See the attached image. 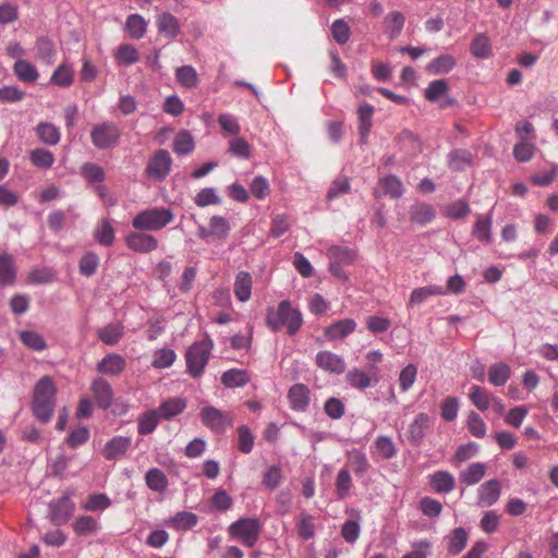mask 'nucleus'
Segmentation results:
<instances>
[{"instance_id":"9","label":"nucleus","mask_w":558,"mask_h":558,"mask_svg":"<svg viewBox=\"0 0 558 558\" xmlns=\"http://www.w3.org/2000/svg\"><path fill=\"white\" fill-rule=\"evenodd\" d=\"M75 505L68 494L49 504V518L52 524H65L73 514Z\"/></svg>"},{"instance_id":"20","label":"nucleus","mask_w":558,"mask_h":558,"mask_svg":"<svg viewBox=\"0 0 558 558\" xmlns=\"http://www.w3.org/2000/svg\"><path fill=\"white\" fill-rule=\"evenodd\" d=\"M16 281L15 263L11 255L0 254V288L14 284Z\"/></svg>"},{"instance_id":"7","label":"nucleus","mask_w":558,"mask_h":558,"mask_svg":"<svg viewBox=\"0 0 558 558\" xmlns=\"http://www.w3.org/2000/svg\"><path fill=\"white\" fill-rule=\"evenodd\" d=\"M201 420L205 426L216 434H222L232 425V418L215 407L207 405L202 409Z\"/></svg>"},{"instance_id":"28","label":"nucleus","mask_w":558,"mask_h":558,"mask_svg":"<svg viewBox=\"0 0 558 558\" xmlns=\"http://www.w3.org/2000/svg\"><path fill=\"white\" fill-rule=\"evenodd\" d=\"M485 473L486 465L482 462H474L460 473L459 480L461 483L472 486L477 484L485 476Z\"/></svg>"},{"instance_id":"56","label":"nucleus","mask_w":558,"mask_h":558,"mask_svg":"<svg viewBox=\"0 0 558 558\" xmlns=\"http://www.w3.org/2000/svg\"><path fill=\"white\" fill-rule=\"evenodd\" d=\"M194 202L198 207H206L209 205H218L221 203V199L214 187H205L196 194Z\"/></svg>"},{"instance_id":"22","label":"nucleus","mask_w":558,"mask_h":558,"mask_svg":"<svg viewBox=\"0 0 558 558\" xmlns=\"http://www.w3.org/2000/svg\"><path fill=\"white\" fill-rule=\"evenodd\" d=\"M124 333V326L120 322L110 323L97 330L98 339L108 345L117 344Z\"/></svg>"},{"instance_id":"38","label":"nucleus","mask_w":558,"mask_h":558,"mask_svg":"<svg viewBox=\"0 0 558 558\" xmlns=\"http://www.w3.org/2000/svg\"><path fill=\"white\" fill-rule=\"evenodd\" d=\"M147 24L140 14H131L126 19L125 29L133 39L142 38L146 33Z\"/></svg>"},{"instance_id":"14","label":"nucleus","mask_w":558,"mask_h":558,"mask_svg":"<svg viewBox=\"0 0 558 558\" xmlns=\"http://www.w3.org/2000/svg\"><path fill=\"white\" fill-rule=\"evenodd\" d=\"M92 392L100 409L107 410L112 404L113 389L104 378H97L92 384Z\"/></svg>"},{"instance_id":"6","label":"nucleus","mask_w":558,"mask_h":558,"mask_svg":"<svg viewBox=\"0 0 558 558\" xmlns=\"http://www.w3.org/2000/svg\"><path fill=\"white\" fill-rule=\"evenodd\" d=\"M120 136L121 131L113 122L96 124L90 132L92 143L99 149H108L116 146Z\"/></svg>"},{"instance_id":"54","label":"nucleus","mask_w":558,"mask_h":558,"mask_svg":"<svg viewBox=\"0 0 558 558\" xmlns=\"http://www.w3.org/2000/svg\"><path fill=\"white\" fill-rule=\"evenodd\" d=\"M99 258L94 252H87L80 260L78 268L80 272L85 277L93 276L98 267Z\"/></svg>"},{"instance_id":"1","label":"nucleus","mask_w":558,"mask_h":558,"mask_svg":"<svg viewBox=\"0 0 558 558\" xmlns=\"http://www.w3.org/2000/svg\"><path fill=\"white\" fill-rule=\"evenodd\" d=\"M57 388L50 376H43L34 386L32 411L43 424L50 422L56 409Z\"/></svg>"},{"instance_id":"64","label":"nucleus","mask_w":558,"mask_h":558,"mask_svg":"<svg viewBox=\"0 0 558 558\" xmlns=\"http://www.w3.org/2000/svg\"><path fill=\"white\" fill-rule=\"evenodd\" d=\"M417 368L414 364H408L399 374V385L403 392L408 391L414 384Z\"/></svg>"},{"instance_id":"57","label":"nucleus","mask_w":558,"mask_h":558,"mask_svg":"<svg viewBox=\"0 0 558 558\" xmlns=\"http://www.w3.org/2000/svg\"><path fill=\"white\" fill-rule=\"evenodd\" d=\"M82 175L89 183H101L105 180V170L97 163L85 162L82 166Z\"/></svg>"},{"instance_id":"16","label":"nucleus","mask_w":558,"mask_h":558,"mask_svg":"<svg viewBox=\"0 0 558 558\" xmlns=\"http://www.w3.org/2000/svg\"><path fill=\"white\" fill-rule=\"evenodd\" d=\"M356 324L351 318L338 320L325 328L324 335L328 340L344 339L355 330Z\"/></svg>"},{"instance_id":"30","label":"nucleus","mask_w":558,"mask_h":558,"mask_svg":"<svg viewBox=\"0 0 558 558\" xmlns=\"http://www.w3.org/2000/svg\"><path fill=\"white\" fill-rule=\"evenodd\" d=\"M250 381V376L246 371L239 368H231L221 375V383L227 388L243 387Z\"/></svg>"},{"instance_id":"34","label":"nucleus","mask_w":558,"mask_h":558,"mask_svg":"<svg viewBox=\"0 0 558 558\" xmlns=\"http://www.w3.org/2000/svg\"><path fill=\"white\" fill-rule=\"evenodd\" d=\"M160 415L157 410H148L138 417L137 430L140 435L151 434L159 423Z\"/></svg>"},{"instance_id":"53","label":"nucleus","mask_w":558,"mask_h":558,"mask_svg":"<svg viewBox=\"0 0 558 558\" xmlns=\"http://www.w3.org/2000/svg\"><path fill=\"white\" fill-rule=\"evenodd\" d=\"M73 529L76 535L85 536L93 534L97 531L98 525L96 520L90 515H82L73 524Z\"/></svg>"},{"instance_id":"25","label":"nucleus","mask_w":558,"mask_h":558,"mask_svg":"<svg viewBox=\"0 0 558 558\" xmlns=\"http://www.w3.org/2000/svg\"><path fill=\"white\" fill-rule=\"evenodd\" d=\"M13 72L24 83H34L39 76L36 66L25 59H17L15 61Z\"/></svg>"},{"instance_id":"40","label":"nucleus","mask_w":558,"mask_h":558,"mask_svg":"<svg viewBox=\"0 0 558 558\" xmlns=\"http://www.w3.org/2000/svg\"><path fill=\"white\" fill-rule=\"evenodd\" d=\"M380 185L384 190V193L389 195L391 198H400L403 195V184L401 180L393 174H389L381 179Z\"/></svg>"},{"instance_id":"4","label":"nucleus","mask_w":558,"mask_h":558,"mask_svg":"<svg viewBox=\"0 0 558 558\" xmlns=\"http://www.w3.org/2000/svg\"><path fill=\"white\" fill-rule=\"evenodd\" d=\"M213 347V340L209 336H206L203 340L193 343L186 350V366L187 372L192 377L197 378L203 374L204 368L208 363Z\"/></svg>"},{"instance_id":"63","label":"nucleus","mask_w":558,"mask_h":558,"mask_svg":"<svg viewBox=\"0 0 558 558\" xmlns=\"http://www.w3.org/2000/svg\"><path fill=\"white\" fill-rule=\"evenodd\" d=\"M324 410L330 418L339 420L344 415L345 407L340 399L331 397L326 400Z\"/></svg>"},{"instance_id":"49","label":"nucleus","mask_w":558,"mask_h":558,"mask_svg":"<svg viewBox=\"0 0 558 558\" xmlns=\"http://www.w3.org/2000/svg\"><path fill=\"white\" fill-rule=\"evenodd\" d=\"M472 162V154L466 149H454L449 154V165L456 171L463 170Z\"/></svg>"},{"instance_id":"5","label":"nucleus","mask_w":558,"mask_h":558,"mask_svg":"<svg viewBox=\"0 0 558 558\" xmlns=\"http://www.w3.org/2000/svg\"><path fill=\"white\" fill-rule=\"evenodd\" d=\"M260 522L256 518H241L229 526V534L240 539L246 547L252 548L260 534Z\"/></svg>"},{"instance_id":"48","label":"nucleus","mask_w":558,"mask_h":558,"mask_svg":"<svg viewBox=\"0 0 558 558\" xmlns=\"http://www.w3.org/2000/svg\"><path fill=\"white\" fill-rule=\"evenodd\" d=\"M404 23H405V17L399 11L390 12L386 16V24H387L386 27L389 33V37L391 39L397 38L401 34Z\"/></svg>"},{"instance_id":"11","label":"nucleus","mask_w":558,"mask_h":558,"mask_svg":"<svg viewBox=\"0 0 558 558\" xmlns=\"http://www.w3.org/2000/svg\"><path fill=\"white\" fill-rule=\"evenodd\" d=\"M432 426V418L427 413H418L413 422L409 425L407 432V439L412 446H420L425 436L426 432Z\"/></svg>"},{"instance_id":"46","label":"nucleus","mask_w":558,"mask_h":558,"mask_svg":"<svg viewBox=\"0 0 558 558\" xmlns=\"http://www.w3.org/2000/svg\"><path fill=\"white\" fill-rule=\"evenodd\" d=\"M29 160L38 168L49 169L54 162V156L50 150L45 148H36L31 150Z\"/></svg>"},{"instance_id":"18","label":"nucleus","mask_w":558,"mask_h":558,"mask_svg":"<svg viewBox=\"0 0 558 558\" xmlns=\"http://www.w3.org/2000/svg\"><path fill=\"white\" fill-rule=\"evenodd\" d=\"M131 447V438L124 436H116L110 439L104 448V457L106 460H114L124 454Z\"/></svg>"},{"instance_id":"61","label":"nucleus","mask_w":558,"mask_h":558,"mask_svg":"<svg viewBox=\"0 0 558 558\" xmlns=\"http://www.w3.org/2000/svg\"><path fill=\"white\" fill-rule=\"evenodd\" d=\"M229 151L239 158L248 159L251 157V146L243 137H235L229 142Z\"/></svg>"},{"instance_id":"21","label":"nucleus","mask_w":558,"mask_h":558,"mask_svg":"<svg viewBox=\"0 0 558 558\" xmlns=\"http://www.w3.org/2000/svg\"><path fill=\"white\" fill-rule=\"evenodd\" d=\"M186 408V400L180 397H173L165 400L158 408V414L161 418L170 421Z\"/></svg>"},{"instance_id":"52","label":"nucleus","mask_w":558,"mask_h":558,"mask_svg":"<svg viewBox=\"0 0 558 558\" xmlns=\"http://www.w3.org/2000/svg\"><path fill=\"white\" fill-rule=\"evenodd\" d=\"M198 522L195 513L189 511L178 512L171 520L170 524L178 530H190Z\"/></svg>"},{"instance_id":"29","label":"nucleus","mask_w":558,"mask_h":558,"mask_svg":"<svg viewBox=\"0 0 558 558\" xmlns=\"http://www.w3.org/2000/svg\"><path fill=\"white\" fill-rule=\"evenodd\" d=\"M146 485L154 492L163 493L169 482L163 471L157 468L149 469L145 474Z\"/></svg>"},{"instance_id":"55","label":"nucleus","mask_w":558,"mask_h":558,"mask_svg":"<svg viewBox=\"0 0 558 558\" xmlns=\"http://www.w3.org/2000/svg\"><path fill=\"white\" fill-rule=\"evenodd\" d=\"M348 383L356 389H365L372 386V378L359 368H353L347 374Z\"/></svg>"},{"instance_id":"51","label":"nucleus","mask_w":558,"mask_h":558,"mask_svg":"<svg viewBox=\"0 0 558 558\" xmlns=\"http://www.w3.org/2000/svg\"><path fill=\"white\" fill-rule=\"evenodd\" d=\"M175 76L178 82L186 88L195 87L198 83L197 73L191 65H182L178 68Z\"/></svg>"},{"instance_id":"17","label":"nucleus","mask_w":558,"mask_h":558,"mask_svg":"<svg viewBox=\"0 0 558 558\" xmlns=\"http://www.w3.org/2000/svg\"><path fill=\"white\" fill-rule=\"evenodd\" d=\"M125 368V360L116 353L107 354L97 364V371L104 375L116 376L122 373Z\"/></svg>"},{"instance_id":"47","label":"nucleus","mask_w":558,"mask_h":558,"mask_svg":"<svg viewBox=\"0 0 558 558\" xmlns=\"http://www.w3.org/2000/svg\"><path fill=\"white\" fill-rule=\"evenodd\" d=\"M510 376V367L505 363H496L488 371V379L495 386H504Z\"/></svg>"},{"instance_id":"3","label":"nucleus","mask_w":558,"mask_h":558,"mask_svg":"<svg viewBox=\"0 0 558 558\" xmlns=\"http://www.w3.org/2000/svg\"><path fill=\"white\" fill-rule=\"evenodd\" d=\"M173 211L166 207H153L140 211L132 220V227L138 231H159L172 222Z\"/></svg>"},{"instance_id":"8","label":"nucleus","mask_w":558,"mask_h":558,"mask_svg":"<svg viewBox=\"0 0 558 558\" xmlns=\"http://www.w3.org/2000/svg\"><path fill=\"white\" fill-rule=\"evenodd\" d=\"M172 166V158L168 150H157L146 167V173L148 177L155 180H163L170 172Z\"/></svg>"},{"instance_id":"19","label":"nucleus","mask_w":558,"mask_h":558,"mask_svg":"<svg viewBox=\"0 0 558 558\" xmlns=\"http://www.w3.org/2000/svg\"><path fill=\"white\" fill-rule=\"evenodd\" d=\"M316 364L330 373L341 374L344 372L343 360L329 351L318 352L316 355Z\"/></svg>"},{"instance_id":"45","label":"nucleus","mask_w":558,"mask_h":558,"mask_svg":"<svg viewBox=\"0 0 558 558\" xmlns=\"http://www.w3.org/2000/svg\"><path fill=\"white\" fill-rule=\"evenodd\" d=\"M50 83L59 87H69L73 83V70L66 64L59 65L52 73Z\"/></svg>"},{"instance_id":"44","label":"nucleus","mask_w":558,"mask_h":558,"mask_svg":"<svg viewBox=\"0 0 558 558\" xmlns=\"http://www.w3.org/2000/svg\"><path fill=\"white\" fill-rule=\"evenodd\" d=\"M449 90V85L446 80L432 81L424 90L425 98L430 101H437L441 96H445Z\"/></svg>"},{"instance_id":"13","label":"nucleus","mask_w":558,"mask_h":558,"mask_svg":"<svg viewBox=\"0 0 558 558\" xmlns=\"http://www.w3.org/2000/svg\"><path fill=\"white\" fill-rule=\"evenodd\" d=\"M501 485L496 478L483 483L477 490V504L482 507L493 506L500 497Z\"/></svg>"},{"instance_id":"12","label":"nucleus","mask_w":558,"mask_h":558,"mask_svg":"<svg viewBox=\"0 0 558 558\" xmlns=\"http://www.w3.org/2000/svg\"><path fill=\"white\" fill-rule=\"evenodd\" d=\"M288 399L292 410L305 412L310 405L311 390L304 384H294L288 391Z\"/></svg>"},{"instance_id":"37","label":"nucleus","mask_w":558,"mask_h":558,"mask_svg":"<svg viewBox=\"0 0 558 558\" xmlns=\"http://www.w3.org/2000/svg\"><path fill=\"white\" fill-rule=\"evenodd\" d=\"M442 293H444L442 289L440 287H436V286L416 288L411 292L408 306L412 307L415 305H420L423 302H425L429 296L438 295V294H442Z\"/></svg>"},{"instance_id":"43","label":"nucleus","mask_w":558,"mask_h":558,"mask_svg":"<svg viewBox=\"0 0 558 558\" xmlns=\"http://www.w3.org/2000/svg\"><path fill=\"white\" fill-rule=\"evenodd\" d=\"M19 337L24 345L34 351H43L47 348L44 337L36 331L23 330Z\"/></svg>"},{"instance_id":"31","label":"nucleus","mask_w":558,"mask_h":558,"mask_svg":"<svg viewBox=\"0 0 558 558\" xmlns=\"http://www.w3.org/2000/svg\"><path fill=\"white\" fill-rule=\"evenodd\" d=\"M56 56V47L53 41L47 37L41 36L36 40V58L47 64L53 62Z\"/></svg>"},{"instance_id":"35","label":"nucleus","mask_w":558,"mask_h":558,"mask_svg":"<svg viewBox=\"0 0 558 558\" xmlns=\"http://www.w3.org/2000/svg\"><path fill=\"white\" fill-rule=\"evenodd\" d=\"M173 151L178 155L191 154L195 148V142L186 130L180 131L173 138Z\"/></svg>"},{"instance_id":"2","label":"nucleus","mask_w":558,"mask_h":558,"mask_svg":"<svg viewBox=\"0 0 558 558\" xmlns=\"http://www.w3.org/2000/svg\"><path fill=\"white\" fill-rule=\"evenodd\" d=\"M265 320L267 327L274 332L287 326V331L290 336L295 335L303 323L301 312L293 308L289 300L281 301L276 308L269 307Z\"/></svg>"},{"instance_id":"58","label":"nucleus","mask_w":558,"mask_h":558,"mask_svg":"<svg viewBox=\"0 0 558 558\" xmlns=\"http://www.w3.org/2000/svg\"><path fill=\"white\" fill-rule=\"evenodd\" d=\"M352 480L347 469H341L336 478V492L339 499H344L351 488Z\"/></svg>"},{"instance_id":"60","label":"nucleus","mask_w":558,"mask_h":558,"mask_svg":"<svg viewBox=\"0 0 558 558\" xmlns=\"http://www.w3.org/2000/svg\"><path fill=\"white\" fill-rule=\"evenodd\" d=\"M331 34L339 45H344L349 41L351 32L349 25L343 20L339 19L332 23Z\"/></svg>"},{"instance_id":"27","label":"nucleus","mask_w":558,"mask_h":558,"mask_svg":"<svg viewBox=\"0 0 558 558\" xmlns=\"http://www.w3.org/2000/svg\"><path fill=\"white\" fill-rule=\"evenodd\" d=\"M157 26L159 33L163 34L168 38H174L180 33V25L178 19L168 12H163L160 15H158Z\"/></svg>"},{"instance_id":"15","label":"nucleus","mask_w":558,"mask_h":558,"mask_svg":"<svg viewBox=\"0 0 558 558\" xmlns=\"http://www.w3.org/2000/svg\"><path fill=\"white\" fill-rule=\"evenodd\" d=\"M435 217L434 207L427 203L417 202L409 209V218L412 223L424 226L433 221Z\"/></svg>"},{"instance_id":"33","label":"nucleus","mask_w":558,"mask_h":558,"mask_svg":"<svg viewBox=\"0 0 558 558\" xmlns=\"http://www.w3.org/2000/svg\"><path fill=\"white\" fill-rule=\"evenodd\" d=\"M473 235L483 243L492 242V214L478 216L474 223Z\"/></svg>"},{"instance_id":"26","label":"nucleus","mask_w":558,"mask_h":558,"mask_svg":"<svg viewBox=\"0 0 558 558\" xmlns=\"http://www.w3.org/2000/svg\"><path fill=\"white\" fill-rule=\"evenodd\" d=\"M253 280L247 271H240L234 282V294L240 302H246L252 294Z\"/></svg>"},{"instance_id":"32","label":"nucleus","mask_w":558,"mask_h":558,"mask_svg":"<svg viewBox=\"0 0 558 558\" xmlns=\"http://www.w3.org/2000/svg\"><path fill=\"white\" fill-rule=\"evenodd\" d=\"M38 138L47 145H57L60 142L59 129L50 122H40L36 126Z\"/></svg>"},{"instance_id":"42","label":"nucleus","mask_w":558,"mask_h":558,"mask_svg":"<svg viewBox=\"0 0 558 558\" xmlns=\"http://www.w3.org/2000/svg\"><path fill=\"white\" fill-rule=\"evenodd\" d=\"M468 542V533L463 527H456L449 537L448 551L451 555L460 554Z\"/></svg>"},{"instance_id":"59","label":"nucleus","mask_w":558,"mask_h":558,"mask_svg":"<svg viewBox=\"0 0 558 558\" xmlns=\"http://www.w3.org/2000/svg\"><path fill=\"white\" fill-rule=\"evenodd\" d=\"M470 399L480 411H486L490 405L489 395L476 385L471 388Z\"/></svg>"},{"instance_id":"23","label":"nucleus","mask_w":558,"mask_h":558,"mask_svg":"<svg viewBox=\"0 0 558 558\" xmlns=\"http://www.w3.org/2000/svg\"><path fill=\"white\" fill-rule=\"evenodd\" d=\"M432 488L438 494H448L454 489V477L447 471H437L429 477Z\"/></svg>"},{"instance_id":"41","label":"nucleus","mask_w":558,"mask_h":558,"mask_svg":"<svg viewBox=\"0 0 558 558\" xmlns=\"http://www.w3.org/2000/svg\"><path fill=\"white\" fill-rule=\"evenodd\" d=\"M94 235L97 242L104 246H111L116 239L114 229L107 219L101 221L95 230Z\"/></svg>"},{"instance_id":"39","label":"nucleus","mask_w":558,"mask_h":558,"mask_svg":"<svg viewBox=\"0 0 558 558\" xmlns=\"http://www.w3.org/2000/svg\"><path fill=\"white\" fill-rule=\"evenodd\" d=\"M210 232L214 234V240L225 241L231 230L229 221L221 216H213L209 220Z\"/></svg>"},{"instance_id":"36","label":"nucleus","mask_w":558,"mask_h":558,"mask_svg":"<svg viewBox=\"0 0 558 558\" xmlns=\"http://www.w3.org/2000/svg\"><path fill=\"white\" fill-rule=\"evenodd\" d=\"M471 53L478 59H486L492 54V45L485 34H477L470 45Z\"/></svg>"},{"instance_id":"62","label":"nucleus","mask_w":558,"mask_h":558,"mask_svg":"<svg viewBox=\"0 0 558 558\" xmlns=\"http://www.w3.org/2000/svg\"><path fill=\"white\" fill-rule=\"evenodd\" d=\"M239 444L238 448L243 453H250L254 446V436L246 425H241L238 428Z\"/></svg>"},{"instance_id":"10","label":"nucleus","mask_w":558,"mask_h":558,"mask_svg":"<svg viewBox=\"0 0 558 558\" xmlns=\"http://www.w3.org/2000/svg\"><path fill=\"white\" fill-rule=\"evenodd\" d=\"M126 246L135 253H149L158 247V240L146 231L131 232L125 238Z\"/></svg>"},{"instance_id":"24","label":"nucleus","mask_w":558,"mask_h":558,"mask_svg":"<svg viewBox=\"0 0 558 558\" xmlns=\"http://www.w3.org/2000/svg\"><path fill=\"white\" fill-rule=\"evenodd\" d=\"M457 64L453 56L445 53L433 59L427 65L426 71L433 75H441L449 73Z\"/></svg>"},{"instance_id":"50","label":"nucleus","mask_w":558,"mask_h":558,"mask_svg":"<svg viewBox=\"0 0 558 558\" xmlns=\"http://www.w3.org/2000/svg\"><path fill=\"white\" fill-rule=\"evenodd\" d=\"M296 531L299 536L304 541L313 538L315 535L314 518L311 514L301 513L296 523Z\"/></svg>"}]
</instances>
